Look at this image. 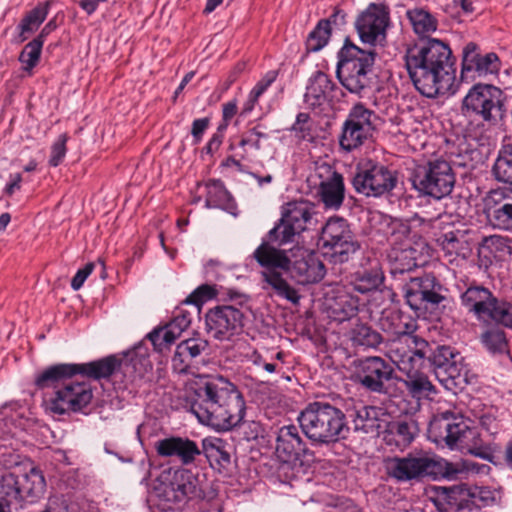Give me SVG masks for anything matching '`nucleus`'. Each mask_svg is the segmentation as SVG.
Returning a JSON list of instances; mask_svg holds the SVG:
<instances>
[{
    "mask_svg": "<svg viewBox=\"0 0 512 512\" xmlns=\"http://www.w3.org/2000/svg\"><path fill=\"white\" fill-rule=\"evenodd\" d=\"M480 342L493 355L509 353L505 332L498 326L487 327L480 335Z\"/></svg>",
    "mask_w": 512,
    "mask_h": 512,
    "instance_id": "c03bdc74",
    "label": "nucleus"
},
{
    "mask_svg": "<svg viewBox=\"0 0 512 512\" xmlns=\"http://www.w3.org/2000/svg\"><path fill=\"white\" fill-rule=\"evenodd\" d=\"M202 445L210 466L219 473L227 472L231 465V456L225 449L224 442L219 438L204 439Z\"/></svg>",
    "mask_w": 512,
    "mask_h": 512,
    "instance_id": "a19ab883",
    "label": "nucleus"
},
{
    "mask_svg": "<svg viewBox=\"0 0 512 512\" xmlns=\"http://www.w3.org/2000/svg\"><path fill=\"white\" fill-rule=\"evenodd\" d=\"M155 448L159 456L175 458L182 465L192 464L202 453L195 441L180 436L160 439L156 442Z\"/></svg>",
    "mask_w": 512,
    "mask_h": 512,
    "instance_id": "cd10ccee",
    "label": "nucleus"
},
{
    "mask_svg": "<svg viewBox=\"0 0 512 512\" xmlns=\"http://www.w3.org/2000/svg\"><path fill=\"white\" fill-rule=\"evenodd\" d=\"M18 475L14 472L0 474V512H13L22 508Z\"/></svg>",
    "mask_w": 512,
    "mask_h": 512,
    "instance_id": "2f4dec72",
    "label": "nucleus"
},
{
    "mask_svg": "<svg viewBox=\"0 0 512 512\" xmlns=\"http://www.w3.org/2000/svg\"><path fill=\"white\" fill-rule=\"evenodd\" d=\"M43 44L33 39L25 45L19 55V61L23 64L25 71H31L39 62Z\"/></svg>",
    "mask_w": 512,
    "mask_h": 512,
    "instance_id": "5fc2aeb1",
    "label": "nucleus"
},
{
    "mask_svg": "<svg viewBox=\"0 0 512 512\" xmlns=\"http://www.w3.org/2000/svg\"><path fill=\"white\" fill-rule=\"evenodd\" d=\"M417 322L411 316L403 314L398 339H391L389 357L394 360L395 353L405 352L409 356L425 355L428 341L415 334Z\"/></svg>",
    "mask_w": 512,
    "mask_h": 512,
    "instance_id": "393cba45",
    "label": "nucleus"
},
{
    "mask_svg": "<svg viewBox=\"0 0 512 512\" xmlns=\"http://www.w3.org/2000/svg\"><path fill=\"white\" fill-rule=\"evenodd\" d=\"M350 340L354 346L377 348L382 343L383 337L368 324L358 322L350 330Z\"/></svg>",
    "mask_w": 512,
    "mask_h": 512,
    "instance_id": "a18cd8bd",
    "label": "nucleus"
},
{
    "mask_svg": "<svg viewBox=\"0 0 512 512\" xmlns=\"http://www.w3.org/2000/svg\"><path fill=\"white\" fill-rule=\"evenodd\" d=\"M505 98L499 87L476 83L462 99L461 112L466 118L479 120L483 125L496 126L507 114Z\"/></svg>",
    "mask_w": 512,
    "mask_h": 512,
    "instance_id": "0eeeda50",
    "label": "nucleus"
},
{
    "mask_svg": "<svg viewBox=\"0 0 512 512\" xmlns=\"http://www.w3.org/2000/svg\"><path fill=\"white\" fill-rule=\"evenodd\" d=\"M483 213L489 223L499 230L512 228V188L497 187L489 190L482 199Z\"/></svg>",
    "mask_w": 512,
    "mask_h": 512,
    "instance_id": "4be33fe9",
    "label": "nucleus"
},
{
    "mask_svg": "<svg viewBox=\"0 0 512 512\" xmlns=\"http://www.w3.org/2000/svg\"><path fill=\"white\" fill-rule=\"evenodd\" d=\"M194 359L187 353H182V349L176 346L174 355L171 359L172 369L177 374H188L193 366Z\"/></svg>",
    "mask_w": 512,
    "mask_h": 512,
    "instance_id": "e2e57ef3",
    "label": "nucleus"
},
{
    "mask_svg": "<svg viewBox=\"0 0 512 512\" xmlns=\"http://www.w3.org/2000/svg\"><path fill=\"white\" fill-rule=\"evenodd\" d=\"M423 356H409L402 353H395L394 360H391L398 370L405 376L402 382L408 393L416 399L428 397L435 393V387L428 376L422 372Z\"/></svg>",
    "mask_w": 512,
    "mask_h": 512,
    "instance_id": "a211bd4d",
    "label": "nucleus"
},
{
    "mask_svg": "<svg viewBox=\"0 0 512 512\" xmlns=\"http://www.w3.org/2000/svg\"><path fill=\"white\" fill-rule=\"evenodd\" d=\"M375 119V112L363 103L353 105L341 127L340 148L352 152L370 141L376 131Z\"/></svg>",
    "mask_w": 512,
    "mask_h": 512,
    "instance_id": "ddd939ff",
    "label": "nucleus"
},
{
    "mask_svg": "<svg viewBox=\"0 0 512 512\" xmlns=\"http://www.w3.org/2000/svg\"><path fill=\"white\" fill-rule=\"evenodd\" d=\"M277 71L271 70L268 71L265 76L259 80L254 88L250 91L247 101L245 102L242 113L247 114L250 113L255 104L258 102L260 96L267 90V88L276 80Z\"/></svg>",
    "mask_w": 512,
    "mask_h": 512,
    "instance_id": "864d4df0",
    "label": "nucleus"
},
{
    "mask_svg": "<svg viewBox=\"0 0 512 512\" xmlns=\"http://www.w3.org/2000/svg\"><path fill=\"white\" fill-rule=\"evenodd\" d=\"M406 17L409 20L412 29L421 39L430 38L438 28V20L428 10L424 8H412L406 11Z\"/></svg>",
    "mask_w": 512,
    "mask_h": 512,
    "instance_id": "79ce46f5",
    "label": "nucleus"
},
{
    "mask_svg": "<svg viewBox=\"0 0 512 512\" xmlns=\"http://www.w3.org/2000/svg\"><path fill=\"white\" fill-rule=\"evenodd\" d=\"M391 11L386 3H369L355 18L354 27L362 43L383 46L391 26Z\"/></svg>",
    "mask_w": 512,
    "mask_h": 512,
    "instance_id": "2eb2a0df",
    "label": "nucleus"
},
{
    "mask_svg": "<svg viewBox=\"0 0 512 512\" xmlns=\"http://www.w3.org/2000/svg\"><path fill=\"white\" fill-rule=\"evenodd\" d=\"M286 244L270 239L268 232L261 244L254 250L252 256L259 266L266 269L261 273V276L274 289L275 293L291 303L297 304L300 295L282 275V271L290 267L288 251L279 248Z\"/></svg>",
    "mask_w": 512,
    "mask_h": 512,
    "instance_id": "39448f33",
    "label": "nucleus"
},
{
    "mask_svg": "<svg viewBox=\"0 0 512 512\" xmlns=\"http://www.w3.org/2000/svg\"><path fill=\"white\" fill-rule=\"evenodd\" d=\"M51 2L45 1L33 8L27 15L21 20L19 28L21 30L22 41L26 40L23 36L26 32H34L39 26L45 21Z\"/></svg>",
    "mask_w": 512,
    "mask_h": 512,
    "instance_id": "09e8293b",
    "label": "nucleus"
},
{
    "mask_svg": "<svg viewBox=\"0 0 512 512\" xmlns=\"http://www.w3.org/2000/svg\"><path fill=\"white\" fill-rule=\"evenodd\" d=\"M405 67L415 88L425 97L446 94L455 79L454 58L449 45L436 38L406 49Z\"/></svg>",
    "mask_w": 512,
    "mask_h": 512,
    "instance_id": "f03ea898",
    "label": "nucleus"
},
{
    "mask_svg": "<svg viewBox=\"0 0 512 512\" xmlns=\"http://www.w3.org/2000/svg\"><path fill=\"white\" fill-rule=\"evenodd\" d=\"M421 253L414 247L408 246L403 249H394L391 258L390 273L396 278L400 275L409 274L419 266L418 260Z\"/></svg>",
    "mask_w": 512,
    "mask_h": 512,
    "instance_id": "ea45409f",
    "label": "nucleus"
},
{
    "mask_svg": "<svg viewBox=\"0 0 512 512\" xmlns=\"http://www.w3.org/2000/svg\"><path fill=\"white\" fill-rule=\"evenodd\" d=\"M217 296L215 286L203 284L197 287L183 302L184 304H193L195 307L200 306L207 300Z\"/></svg>",
    "mask_w": 512,
    "mask_h": 512,
    "instance_id": "680f3d73",
    "label": "nucleus"
},
{
    "mask_svg": "<svg viewBox=\"0 0 512 512\" xmlns=\"http://www.w3.org/2000/svg\"><path fill=\"white\" fill-rule=\"evenodd\" d=\"M500 69V60L496 53L490 52L481 55L479 61L470 69L469 78L486 77L487 75L497 74Z\"/></svg>",
    "mask_w": 512,
    "mask_h": 512,
    "instance_id": "3c124183",
    "label": "nucleus"
},
{
    "mask_svg": "<svg viewBox=\"0 0 512 512\" xmlns=\"http://www.w3.org/2000/svg\"><path fill=\"white\" fill-rule=\"evenodd\" d=\"M171 488L175 492V499L177 501H182L184 498L200 497L202 493L197 479L187 470L175 473L174 480L171 482Z\"/></svg>",
    "mask_w": 512,
    "mask_h": 512,
    "instance_id": "37998d69",
    "label": "nucleus"
},
{
    "mask_svg": "<svg viewBox=\"0 0 512 512\" xmlns=\"http://www.w3.org/2000/svg\"><path fill=\"white\" fill-rule=\"evenodd\" d=\"M402 318L403 313L401 312H391L383 315L379 322L382 331L388 334L391 339H398Z\"/></svg>",
    "mask_w": 512,
    "mask_h": 512,
    "instance_id": "052dcab7",
    "label": "nucleus"
},
{
    "mask_svg": "<svg viewBox=\"0 0 512 512\" xmlns=\"http://www.w3.org/2000/svg\"><path fill=\"white\" fill-rule=\"evenodd\" d=\"M92 398V389L88 383L67 381L50 398L45 399V404L50 412L62 415L69 411H81L90 404Z\"/></svg>",
    "mask_w": 512,
    "mask_h": 512,
    "instance_id": "aec40b11",
    "label": "nucleus"
},
{
    "mask_svg": "<svg viewBox=\"0 0 512 512\" xmlns=\"http://www.w3.org/2000/svg\"><path fill=\"white\" fill-rule=\"evenodd\" d=\"M397 183L396 171L371 159L359 163L352 178L355 191L367 197H380L390 193Z\"/></svg>",
    "mask_w": 512,
    "mask_h": 512,
    "instance_id": "4468645a",
    "label": "nucleus"
},
{
    "mask_svg": "<svg viewBox=\"0 0 512 512\" xmlns=\"http://www.w3.org/2000/svg\"><path fill=\"white\" fill-rule=\"evenodd\" d=\"M418 434L419 426L417 421L409 417L392 423L386 440L388 444L394 443L399 449H405L414 441Z\"/></svg>",
    "mask_w": 512,
    "mask_h": 512,
    "instance_id": "c9c22d12",
    "label": "nucleus"
},
{
    "mask_svg": "<svg viewBox=\"0 0 512 512\" xmlns=\"http://www.w3.org/2000/svg\"><path fill=\"white\" fill-rule=\"evenodd\" d=\"M330 20H320L306 39L307 52H318L325 47L331 37Z\"/></svg>",
    "mask_w": 512,
    "mask_h": 512,
    "instance_id": "8fccbe9b",
    "label": "nucleus"
},
{
    "mask_svg": "<svg viewBox=\"0 0 512 512\" xmlns=\"http://www.w3.org/2000/svg\"><path fill=\"white\" fill-rule=\"evenodd\" d=\"M317 207L309 200L287 202L281 208V217L269 230V237L279 243H294L301 235L317 225Z\"/></svg>",
    "mask_w": 512,
    "mask_h": 512,
    "instance_id": "6e6552de",
    "label": "nucleus"
},
{
    "mask_svg": "<svg viewBox=\"0 0 512 512\" xmlns=\"http://www.w3.org/2000/svg\"><path fill=\"white\" fill-rule=\"evenodd\" d=\"M402 286L406 304L415 312L438 308L447 300V289L440 280L431 273L421 276H409Z\"/></svg>",
    "mask_w": 512,
    "mask_h": 512,
    "instance_id": "9b49d317",
    "label": "nucleus"
},
{
    "mask_svg": "<svg viewBox=\"0 0 512 512\" xmlns=\"http://www.w3.org/2000/svg\"><path fill=\"white\" fill-rule=\"evenodd\" d=\"M427 349L423 356V363L427 361L434 375L440 383L449 385H460L467 380V368L464 358L454 348L446 345L427 343Z\"/></svg>",
    "mask_w": 512,
    "mask_h": 512,
    "instance_id": "f8f14e48",
    "label": "nucleus"
},
{
    "mask_svg": "<svg viewBox=\"0 0 512 512\" xmlns=\"http://www.w3.org/2000/svg\"><path fill=\"white\" fill-rule=\"evenodd\" d=\"M297 420L306 437L318 445L336 443L345 439L350 431L346 414L324 401L309 403L299 413Z\"/></svg>",
    "mask_w": 512,
    "mask_h": 512,
    "instance_id": "7ed1b4c3",
    "label": "nucleus"
},
{
    "mask_svg": "<svg viewBox=\"0 0 512 512\" xmlns=\"http://www.w3.org/2000/svg\"><path fill=\"white\" fill-rule=\"evenodd\" d=\"M486 318L511 328L512 303L496 298Z\"/></svg>",
    "mask_w": 512,
    "mask_h": 512,
    "instance_id": "6e6d98bb",
    "label": "nucleus"
},
{
    "mask_svg": "<svg viewBox=\"0 0 512 512\" xmlns=\"http://www.w3.org/2000/svg\"><path fill=\"white\" fill-rule=\"evenodd\" d=\"M22 503H34L45 493L46 481L38 467H31L22 475H18Z\"/></svg>",
    "mask_w": 512,
    "mask_h": 512,
    "instance_id": "72a5a7b5",
    "label": "nucleus"
},
{
    "mask_svg": "<svg viewBox=\"0 0 512 512\" xmlns=\"http://www.w3.org/2000/svg\"><path fill=\"white\" fill-rule=\"evenodd\" d=\"M190 411L199 422L217 431L244 426L245 401L237 387L223 376H200L189 398Z\"/></svg>",
    "mask_w": 512,
    "mask_h": 512,
    "instance_id": "f257e3e1",
    "label": "nucleus"
},
{
    "mask_svg": "<svg viewBox=\"0 0 512 512\" xmlns=\"http://www.w3.org/2000/svg\"><path fill=\"white\" fill-rule=\"evenodd\" d=\"M387 474L400 482L433 479H455L462 472L454 463L422 453H409L405 457H392L386 460Z\"/></svg>",
    "mask_w": 512,
    "mask_h": 512,
    "instance_id": "20e7f679",
    "label": "nucleus"
},
{
    "mask_svg": "<svg viewBox=\"0 0 512 512\" xmlns=\"http://www.w3.org/2000/svg\"><path fill=\"white\" fill-rule=\"evenodd\" d=\"M481 54L479 52V46L474 42L467 43L462 51V69L461 78L462 80L468 79L470 69L479 61Z\"/></svg>",
    "mask_w": 512,
    "mask_h": 512,
    "instance_id": "bf43d9fd",
    "label": "nucleus"
},
{
    "mask_svg": "<svg viewBox=\"0 0 512 512\" xmlns=\"http://www.w3.org/2000/svg\"><path fill=\"white\" fill-rule=\"evenodd\" d=\"M122 361L114 355L104 357L88 363L75 364L76 375L94 380L108 378L121 367Z\"/></svg>",
    "mask_w": 512,
    "mask_h": 512,
    "instance_id": "f704fd0d",
    "label": "nucleus"
},
{
    "mask_svg": "<svg viewBox=\"0 0 512 512\" xmlns=\"http://www.w3.org/2000/svg\"><path fill=\"white\" fill-rule=\"evenodd\" d=\"M177 346L182 349V353H187L192 359L198 358L209 348V342L199 334L181 341Z\"/></svg>",
    "mask_w": 512,
    "mask_h": 512,
    "instance_id": "13d9d810",
    "label": "nucleus"
},
{
    "mask_svg": "<svg viewBox=\"0 0 512 512\" xmlns=\"http://www.w3.org/2000/svg\"><path fill=\"white\" fill-rule=\"evenodd\" d=\"M68 140L67 134H61L51 146V155L49 158V165L57 167L64 159L67 148L66 143Z\"/></svg>",
    "mask_w": 512,
    "mask_h": 512,
    "instance_id": "0e129e2a",
    "label": "nucleus"
},
{
    "mask_svg": "<svg viewBox=\"0 0 512 512\" xmlns=\"http://www.w3.org/2000/svg\"><path fill=\"white\" fill-rule=\"evenodd\" d=\"M436 243L449 263L467 260L472 254V243L466 230L443 232L437 237Z\"/></svg>",
    "mask_w": 512,
    "mask_h": 512,
    "instance_id": "a878e982",
    "label": "nucleus"
},
{
    "mask_svg": "<svg viewBox=\"0 0 512 512\" xmlns=\"http://www.w3.org/2000/svg\"><path fill=\"white\" fill-rule=\"evenodd\" d=\"M275 455L283 463L290 465H303L312 461L314 453L303 440L298 428L293 425H284L276 437Z\"/></svg>",
    "mask_w": 512,
    "mask_h": 512,
    "instance_id": "412c9836",
    "label": "nucleus"
},
{
    "mask_svg": "<svg viewBox=\"0 0 512 512\" xmlns=\"http://www.w3.org/2000/svg\"><path fill=\"white\" fill-rule=\"evenodd\" d=\"M320 243L324 257L334 264L348 262L360 249L348 221L337 216L330 217L321 228Z\"/></svg>",
    "mask_w": 512,
    "mask_h": 512,
    "instance_id": "9d476101",
    "label": "nucleus"
},
{
    "mask_svg": "<svg viewBox=\"0 0 512 512\" xmlns=\"http://www.w3.org/2000/svg\"><path fill=\"white\" fill-rule=\"evenodd\" d=\"M335 88V83L326 73L317 71L309 80L304 101L313 109L320 107L333 98L332 92Z\"/></svg>",
    "mask_w": 512,
    "mask_h": 512,
    "instance_id": "c85d7f7f",
    "label": "nucleus"
},
{
    "mask_svg": "<svg viewBox=\"0 0 512 512\" xmlns=\"http://www.w3.org/2000/svg\"><path fill=\"white\" fill-rule=\"evenodd\" d=\"M310 116L307 113L300 112L296 116V121L291 127L296 136L302 140L312 138L311 127L309 126Z\"/></svg>",
    "mask_w": 512,
    "mask_h": 512,
    "instance_id": "69168bd1",
    "label": "nucleus"
},
{
    "mask_svg": "<svg viewBox=\"0 0 512 512\" xmlns=\"http://www.w3.org/2000/svg\"><path fill=\"white\" fill-rule=\"evenodd\" d=\"M355 432L379 436L388 429V415L379 407L361 405L349 413Z\"/></svg>",
    "mask_w": 512,
    "mask_h": 512,
    "instance_id": "bb28decb",
    "label": "nucleus"
},
{
    "mask_svg": "<svg viewBox=\"0 0 512 512\" xmlns=\"http://www.w3.org/2000/svg\"><path fill=\"white\" fill-rule=\"evenodd\" d=\"M337 56L336 76L339 82L350 93L360 94L370 84L375 50L361 49L346 38Z\"/></svg>",
    "mask_w": 512,
    "mask_h": 512,
    "instance_id": "423d86ee",
    "label": "nucleus"
},
{
    "mask_svg": "<svg viewBox=\"0 0 512 512\" xmlns=\"http://www.w3.org/2000/svg\"><path fill=\"white\" fill-rule=\"evenodd\" d=\"M384 273L379 263L371 265L369 268L356 271L351 276V285L354 291L366 294L377 290L384 282Z\"/></svg>",
    "mask_w": 512,
    "mask_h": 512,
    "instance_id": "4c0bfd02",
    "label": "nucleus"
},
{
    "mask_svg": "<svg viewBox=\"0 0 512 512\" xmlns=\"http://www.w3.org/2000/svg\"><path fill=\"white\" fill-rule=\"evenodd\" d=\"M512 254V246L508 237L501 235H490L483 237L480 247L479 255L481 263L488 268L494 261H503L505 258Z\"/></svg>",
    "mask_w": 512,
    "mask_h": 512,
    "instance_id": "7c9ffc66",
    "label": "nucleus"
},
{
    "mask_svg": "<svg viewBox=\"0 0 512 512\" xmlns=\"http://www.w3.org/2000/svg\"><path fill=\"white\" fill-rule=\"evenodd\" d=\"M320 182L317 196L326 209L338 210L345 199L344 177L332 166L323 164L316 172Z\"/></svg>",
    "mask_w": 512,
    "mask_h": 512,
    "instance_id": "5701e85b",
    "label": "nucleus"
},
{
    "mask_svg": "<svg viewBox=\"0 0 512 512\" xmlns=\"http://www.w3.org/2000/svg\"><path fill=\"white\" fill-rule=\"evenodd\" d=\"M352 366L354 381L372 393L387 394L396 378L393 366L380 356L355 359Z\"/></svg>",
    "mask_w": 512,
    "mask_h": 512,
    "instance_id": "dca6fc26",
    "label": "nucleus"
},
{
    "mask_svg": "<svg viewBox=\"0 0 512 512\" xmlns=\"http://www.w3.org/2000/svg\"><path fill=\"white\" fill-rule=\"evenodd\" d=\"M462 305L478 319H486L496 297L483 286H470L461 295Z\"/></svg>",
    "mask_w": 512,
    "mask_h": 512,
    "instance_id": "c756f323",
    "label": "nucleus"
},
{
    "mask_svg": "<svg viewBox=\"0 0 512 512\" xmlns=\"http://www.w3.org/2000/svg\"><path fill=\"white\" fill-rule=\"evenodd\" d=\"M206 189V207L226 209L229 206L232 197L221 180H209L206 184Z\"/></svg>",
    "mask_w": 512,
    "mask_h": 512,
    "instance_id": "de8ad7c7",
    "label": "nucleus"
},
{
    "mask_svg": "<svg viewBox=\"0 0 512 512\" xmlns=\"http://www.w3.org/2000/svg\"><path fill=\"white\" fill-rule=\"evenodd\" d=\"M492 174L498 182L512 184V144L503 145L499 150Z\"/></svg>",
    "mask_w": 512,
    "mask_h": 512,
    "instance_id": "49530a36",
    "label": "nucleus"
},
{
    "mask_svg": "<svg viewBox=\"0 0 512 512\" xmlns=\"http://www.w3.org/2000/svg\"><path fill=\"white\" fill-rule=\"evenodd\" d=\"M494 501L495 494L490 488L471 486L470 511L487 507Z\"/></svg>",
    "mask_w": 512,
    "mask_h": 512,
    "instance_id": "4d7b16f0",
    "label": "nucleus"
},
{
    "mask_svg": "<svg viewBox=\"0 0 512 512\" xmlns=\"http://www.w3.org/2000/svg\"><path fill=\"white\" fill-rule=\"evenodd\" d=\"M190 324L191 314L183 309H177L173 319L165 325L167 328L165 333L166 341L175 342Z\"/></svg>",
    "mask_w": 512,
    "mask_h": 512,
    "instance_id": "603ef678",
    "label": "nucleus"
},
{
    "mask_svg": "<svg viewBox=\"0 0 512 512\" xmlns=\"http://www.w3.org/2000/svg\"><path fill=\"white\" fill-rule=\"evenodd\" d=\"M166 326H158L154 328L150 333L147 334V339H149L154 347V350L158 352H162V350L173 344L174 342H167L165 338Z\"/></svg>",
    "mask_w": 512,
    "mask_h": 512,
    "instance_id": "774afa93",
    "label": "nucleus"
},
{
    "mask_svg": "<svg viewBox=\"0 0 512 512\" xmlns=\"http://www.w3.org/2000/svg\"><path fill=\"white\" fill-rule=\"evenodd\" d=\"M292 256L294 259L290 257V267L284 272L290 273L298 283H317L324 278L325 266L314 252L298 248Z\"/></svg>",
    "mask_w": 512,
    "mask_h": 512,
    "instance_id": "b1692460",
    "label": "nucleus"
},
{
    "mask_svg": "<svg viewBox=\"0 0 512 512\" xmlns=\"http://www.w3.org/2000/svg\"><path fill=\"white\" fill-rule=\"evenodd\" d=\"M437 497L456 511H470L471 486L465 483L436 488Z\"/></svg>",
    "mask_w": 512,
    "mask_h": 512,
    "instance_id": "e433bc0d",
    "label": "nucleus"
},
{
    "mask_svg": "<svg viewBox=\"0 0 512 512\" xmlns=\"http://www.w3.org/2000/svg\"><path fill=\"white\" fill-rule=\"evenodd\" d=\"M267 134L261 130V126H255L245 132L239 142L241 147L251 146L256 150L261 148L260 140L262 138H267Z\"/></svg>",
    "mask_w": 512,
    "mask_h": 512,
    "instance_id": "338daca9",
    "label": "nucleus"
},
{
    "mask_svg": "<svg viewBox=\"0 0 512 512\" xmlns=\"http://www.w3.org/2000/svg\"><path fill=\"white\" fill-rule=\"evenodd\" d=\"M331 318L339 323L348 321L359 312V298L348 292H338L329 305Z\"/></svg>",
    "mask_w": 512,
    "mask_h": 512,
    "instance_id": "58836bf2",
    "label": "nucleus"
},
{
    "mask_svg": "<svg viewBox=\"0 0 512 512\" xmlns=\"http://www.w3.org/2000/svg\"><path fill=\"white\" fill-rule=\"evenodd\" d=\"M246 313L232 304L217 305L205 315L208 334L219 341H231L244 331Z\"/></svg>",
    "mask_w": 512,
    "mask_h": 512,
    "instance_id": "f3484780",
    "label": "nucleus"
},
{
    "mask_svg": "<svg viewBox=\"0 0 512 512\" xmlns=\"http://www.w3.org/2000/svg\"><path fill=\"white\" fill-rule=\"evenodd\" d=\"M410 180L419 195L441 200L451 194L456 178L450 162L437 158L416 165Z\"/></svg>",
    "mask_w": 512,
    "mask_h": 512,
    "instance_id": "1a4fd4ad",
    "label": "nucleus"
},
{
    "mask_svg": "<svg viewBox=\"0 0 512 512\" xmlns=\"http://www.w3.org/2000/svg\"><path fill=\"white\" fill-rule=\"evenodd\" d=\"M74 363H61L48 367L35 379V385L39 389L54 388L58 390L67 381L76 375Z\"/></svg>",
    "mask_w": 512,
    "mask_h": 512,
    "instance_id": "473e14b6",
    "label": "nucleus"
},
{
    "mask_svg": "<svg viewBox=\"0 0 512 512\" xmlns=\"http://www.w3.org/2000/svg\"><path fill=\"white\" fill-rule=\"evenodd\" d=\"M469 435L474 434L462 416L453 412H444L429 424V438L437 445H446L453 449L461 444Z\"/></svg>",
    "mask_w": 512,
    "mask_h": 512,
    "instance_id": "6ab92c4d",
    "label": "nucleus"
}]
</instances>
